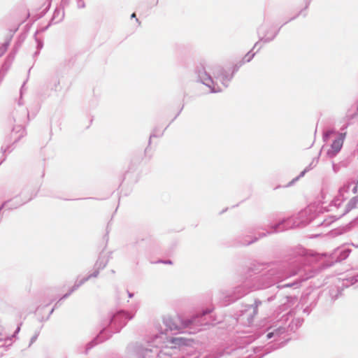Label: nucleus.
I'll return each mask as SVG.
<instances>
[{
  "mask_svg": "<svg viewBox=\"0 0 358 358\" xmlns=\"http://www.w3.org/2000/svg\"><path fill=\"white\" fill-rule=\"evenodd\" d=\"M331 133H333V131H328L326 135L329 136Z\"/></svg>",
  "mask_w": 358,
  "mask_h": 358,
  "instance_id": "obj_6",
  "label": "nucleus"
},
{
  "mask_svg": "<svg viewBox=\"0 0 358 358\" xmlns=\"http://www.w3.org/2000/svg\"><path fill=\"white\" fill-rule=\"evenodd\" d=\"M187 325H188V324H187H187H182V325H181V326H180V325H176V327H175L173 329H180L181 328L185 327H187Z\"/></svg>",
  "mask_w": 358,
  "mask_h": 358,
  "instance_id": "obj_3",
  "label": "nucleus"
},
{
  "mask_svg": "<svg viewBox=\"0 0 358 358\" xmlns=\"http://www.w3.org/2000/svg\"><path fill=\"white\" fill-rule=\"evenodd\" d=\"M199 76L203 84L212 87L211 84L213 83V80L210 76H208L206 73H200Z\"/></svg>",
  "mask_w": 358,
  "mask_h": 358,
  "instance_id": "obj_2",
  "label": "nucleus"
},
{
  "mask_svg": "<svg viewBox=\"0 0 358 358\" xmlns=\"http://www.w3.org/2000/svg\"><path fill=\"white\" fill-rule=\"evenodd\" d=\"M131 17H136V14H135V13H133V14L131 15Z\"/></svg>",
  "mask_w": 358,
  "mask_h": 358,
  "instance_id": "obj_7",
  "label": "nucleus"
},
{
  "mask_svg": "<svg viewBox=\"0 0 358 358\" xmlns=\"http://www.w3.org/2000/svg\"><path fill=\"white\" fill-rule=\"evenodd\" d=\"M345 137V133L340 134L338 138L334 141L331 144V150L330 151L333 155H336L341 149L343 141Z\"/></svg>",
  "mask_w": 358,
  "mask_h": 358,
  "instance_id": "obj_1",
  "label": "nucleus"
},
{
  "mask_svg": "<svg viewBox=\"0 0 358 358\" xmlns=\"http://www.w3.org/2000/svg\"><path fill=\"white\" fill-rule=\"evenodd\" d=\"M273 332L268 333V334H267V338H271L273 336Z\"/></svg>",
  "mask_w": 358,
  "mask_h": 358,
  "instance_id": "obj_4",
  "label": "nucleus"
},
{
  "mask_svg": "<svg viewBox=\"0 0 358 358\" xmlns=\"http://www.w3.org/2000/svg\"><path fill=\"white\" fill-rule=\"evenodd\" d=\"M178 322H180V319L179 318H176L174 320V323H178Z\"/></svg>",
  "mask_w": 358,
  "mask_h": 358,
  "instance_id": "obj_5",
  "label": "nucleus"
}]
</instances>
